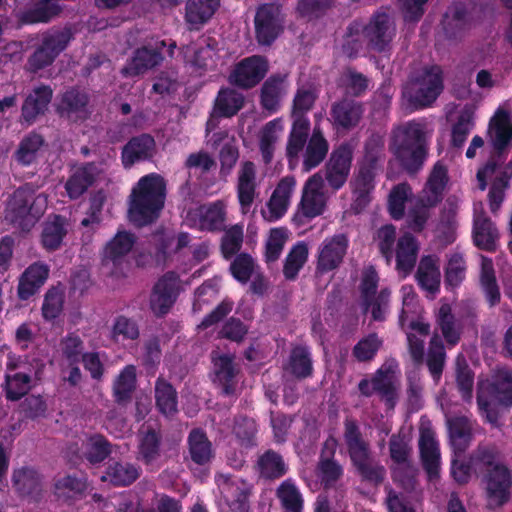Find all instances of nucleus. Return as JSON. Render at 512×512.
<instances>
[{"label":"nucleus","mask_w":512,"mask_h":512,"mask_svg":"<svg viewBox=\"0 0 512 512\" xmlns=\"http://www.w3.org/2000/svg\"><path fill=\"white\" fill-rule=\"evenodd\" d=\"M348 241L343 235L327 238L319 247L317 269L327 272L340 265L346 253Z\"/></svg>","instance_id":"20"},{"label":"nucleus","mask_w":512,"mask_h":512,"mask_svg":"<svg viewBox=\"0 0 512 512\" xmlns=\"http://www.w3.org/2000/svg\"><path fill=\"white\" fill-rule=\"evenodd\" d=\"M156 404L161 413L166 416L177 411L176 392L173 387L163 379H158L155 385Z\"/></svg>","instance_id":"57"},{"label":"nucleus","mask_w":512,"mask_h":512,"mask_svg":"<svg viewBox=\"0 0 512 512\" xmlns=\"http://www.w3.org/2000/svg\"><path fill=\"white\" fill-rule=\"evenodd\" d=\"M254 25L259 44L270 45L283 28L280 8L273 4L260 6L255 14Z\"/></svg>","instance_id":"12"},{"label":"nucleus","mask_w":512,"mask_h":512,"mask_svg":"<svg viewBox=\"0 0 512 512\" xmlns=\"http://www.w3.org/2000/svg\"><path fill=\"white\" fill-rule=\"evenodd\" d=\"M188 443L191 459L195 463L204 465L213 457L211 442L201 430H193L189 435Z\"/></svg>","instance_id":"51"},{"label":"nucleus","mask_w":512,"mask_h":512,"mask_svg":"<svg viewBox=\"0 0 512 512\" xmlns=\"http://www.w3.org/2000/svg\"><path fill=\"white\" fill-rule=\"evenodd\" d=\"M165 182L155 173L138 181L130 196L129 218L142 226L154 221L164 206Z\"/></svg>","instance_id":"2"},{"label":"nucleus","mask_w":512,"mask_h":512,"mask_svg":"<svg viewBox=\"0 0 512 512\" xmlns=\"http://www.w3.org/2000/svg\"><path fill=\"white\" fill-rule=\"evenodd\" d=\"M182 282L175 272H167L155 284L150 297V307L155 315H164L173 306Z\"/></svg>","instance_id":"11"},{"label":"nucleus","mask_w":512,"mask_h":512,"mask_svg":"<svg viewBox=\"0 0 512 512\" xmlns=\"http://www.w3.org/2000/svg\"><path fill=\"white\" fill-rule=\"evenodd\" d=\"M442 87V71L439 67L433 66L425 69L409 83L404 96L415 108L425 107L435 101Z\"/></svg>","instance_id":"7"},{"label":"nucleus","mask_w":512,"mask_h":512,"mask_svg":"<svg viewBox=\"0 0 512 512\" xmlns=\"http://www.w3.org/2000/svg\"><path fill=\"white\" fill-rule=\"evenodd\" d=\"M256 187V167L252 162L246 161L239 168L236 187L238 202L243 214L249 212L257 196Z\"/></svg>","instance_id":"22"},{"label":"nucleus","mask_w":512,"mask_h":512,"mask_svg":"<svg viewBox=\"0 0 512 512\" xmlns=\"http://www.w3.org/2000/svg\"><path fill=\"white\" fill-rule=\"evenodd\" d=\"M88 97L76 90L66 92L58 104L59 114L71 121L83 120L88 115Z\"/></svg>","instance_id":"35"},{"label":"nucleus","mask_w":512,"mask_h":512,"mask_svg":"<svg viewBox=\"0 0 512 512\" xmlns=\"http://www.w3.org/2000/svg\"><path fill=\"white\" fill-rule=\"evenodd\" d=\"M261 474L267 478H279L287 472L282 457L275 452L267 451L258 461Z\"/></svg>","instance_id":"63"},{"label":"nucleus","mask_w":512,"mask_h":512,"mask_svg":"<svg viewBox=\"0 0 512 512\" xmlns=\"http://www.w3.org/2000/svg\"><path fill=\"white\" fill-rule=\"evenodd\" d=\"M375 172L372 167L362 166L351 182L354 206L357 210L362 209L370 201V194L374 189Z\"/></svg>","instance_id":"38"},{"label":"nucleus","mask_w":512,"mask_h":512,"mask_svg":"<svg viewBox=\"0 0 512 512\" xmlns=\"http://www.w3.org/2000/svg\"><path fill=\"white\" fill-rule=\"evenodd\" d=\"M344 441L354 466L371 458L369 444L362 438L357 424L346 420Z\"/></svg>","instance_id":"32"},{"label":"nucleus","mask_w":512,"mask_h":512,"mask_svg":"<svg viewBox=\"0 0 512 512\" xmlns=\"http://www.w3.org/2000/svg\"><path fill=\"white\" fill-rule=\"evenodd\" d=\"M33 361L35 365L29 363L27 358L22 359L15 354H8L3 383L5 397L8 400L17 401L25 396L31 388V374L37 376L42 372L44 364L38 360Z\"/></svg>","instance_id":"5"},{"label":"nucleus","mask_w":512,"mask_h":512,"mask_svg":"<svg viewBox=\"0 0 512 512\" xmlns=\"http://www.w3.org/2000/svg\"><path fill=\"white\" fill-rule=\"evenodd\" d=\"M233 356L229 354H213L214 382L222 389L225 395H233L236 391L238 370L234 364Z\"/></svg>","instance_id":"24"},{"label":"nucleus","mask_w":512,"mask_h":512,"mask_svg":"<svg viewBox=\"0 0 512 512\" xmlns=\"http://www.w3.org/2000/svg\"><path fill=\"white\" fill-rule=\"evenodd\" d=\"M244 97L233 89L219 91L215 101L213 115L230 117L236 114L243 106Z\"/></svg>","instance_id":"49"},{"label":"nucleus","mask_w":512,"mask_h":512,"mask_svg":"<svg viewBox=\"0 0 512 512\" xmlns=\"http://www.w3.org/2000/svg\"><path fill=\"white\" fill-rule=\"evenodd\" d=\"M295 186L296 181L292 176L284 177L278 182L269 200L261 209V215L266 221L275 222L286 214Z\"/></svg>","instance_id":"14"},{"label":"nucleus","mask_w":512,"mask_h":512,"mask_svg":"<svg viewBox=\"0 0 512 512\" xmlns=\"http://www.w3.org/2000/svg\"><path fill=\"white\" fill-rule=\"evenodd\" d=\"M13 485L23 496L36 498L41 491V479L38 473L27 467L16 469L12 476Z\"/></svg>","instance_id":"46"},{"label":"nucleus","mask_w":512,"mask_h":512,"mask_svg":"<svg viewBox=\"0 0 512 512\" xmlns=\"http://www.w3.org/2000/svg\"><path fill=\"white\" fill-rule=\"evenodd\" d=\"M277 496L282 506L290 512H302L303 497L291 479H287L281 483L277 489Z\"/></svg>","instance_id":"56"},{"label":"nucleus","mask_w":512,"mask_h":512,"mask_svg":"<svg viewBox=\"0 0 512 512\" xmlns=\"http://www.w3.org/2000/svg\"><path fill=\"white\" fill-rule=\"evenodd\" d=\"M447 182V168L441 162H437L421 192L419 204L426 207H433L438 204L443 197Z\"/></svg>","instance_id":"27"},{"label":"nucleus","mask_w":512,"mask_h":512,"mask_svg":"<svg viewBox=\"0 0 512 512\" xmlns=\"http://www.w3.org/2000/svg\"><path fill=\"white\" fill-rule=\"evenodd\" d=\"M136 386V369L133 365L126 366L114 382V396L119 403L128 401Z\"/></svg>","instance_id":"55"},{"label":"nucleus","mask_w":512,"mask_h":512,"mask_svg":"<svg viewBox=\"0 0 512 512\" xmlns=\"http://www.w3.org/2000/svg\"><path fill=\"white\" fill-rule=\"evenodd\" d=\"M431 133L432 129L422 121L408 122L394 131L391 149L406 170L413 172L422 166Z\"/></svg>","instance_id":"1"},{"label":"nucleus","mask_w":512,"mask_h":512,"mask_svg":"<svg viewBox=\"0 0 512 512\" xmlns=\"http://www.w3.org/2000/svg\"><path fill=\"white\" fill-rule=\"evenodd\" d=\"M327 152L328 143L321 132L315 128L304 155L303 167L305 171L318 166L325 158Z\"/></svg>","instance_id":"50"},{"label":"nucleus","mask_w":512,"mask_h":512,"mask_svg":"<svg viewBox=\"0 0 512 512\" xmlns=\"http://www.w3.org/2000/svg\"><path fill=\"white\" fill-rule=\"evenodd\" d=\"M437 328L441 331L447 344L454 346L460 339V330L455 323L449 304H442L436 315Z\"/></svg>","instance_id":"52"},{"label":"nucleus","mask_w":512,"mask_h":512,"mask_svg":"<svg viewBox=\"0 0 512 512\" xmlns=\"http://www.w3.org/2000/svg\"><path fill=\"white\" fill-rule=\"evenodd\" d=\"M69 448L72 454L85 457L90 463L102 462L110 454V447L107 440L98 434L85 436Z\"/></svg>","instance_id":"31"},{"label":"nucleus","mask_w":512,"mask_h":512,"mask_svg":"<svg viewBox=\"0 0 512 512\" xmlns=\"http://www.w3.org/2000/svg\"><path fill=\"white\" fill-rule=\"evenodd\" d=\"M337 442L334 438L326 440L323 454L329 450L328 457L322 456L318 464V475L325 486L333 485L343 473L342 467L330 456L333 455Z\"/></svg>","instance_id":"43"},{"label":"nucleus","mask_w":512,"mask_h":512,"mask_svg":"<svg viewBox=\"0 0 512 512\" xmlns=\"http://www.w3.org/2000/svg\"><path fill=\"white\" fill-rule=\"evenodd\" d=\"M161 61L162 56L156 49L142 47L134 52L122 73L127 76H138L159 65Z\"/></svg>","instance_id":"36"},{"label":"nucleus","mask_w":512,"mask_h":512,"mask_svg":"<svg viewBox=\"0 0 512 512\" xmlns=\"http://www.w3.org/2000/svg\"><path fill=\"white\" fill-rule=\"evenodd\" d=\"M73 39L69 28L51 30L41 36L40 43L28 59L29 70L35 72L51 65Z\"/></svg>","instance_id":"6"},{"label":"nucleus","mask_w":512,"mask_h":512,"mask_svg":"<svg viewBox=\"0 0 512 512\" xmlns=\"http://www.w3.org/2000/svg\"><path fill=\"white\" fill-rule=\"evenodd\" d=\"M477 402L486 421L497 425L501 411L512 405V372L501 369L490 379L479 381Z\"/></svg>","instance_id":"3"},{"label":"nucleus","mask_w":512,"mask_h":512,"mask_svg":"<svg viewBox=\"0 0 512 512\" xmlns=\"http://www.w3.org/2000/svg\"><path fill=\"white\" fill-rule=\"evenodd\" d=\"M155 152V141L149 135H141L131 139L123 148L122 161L130 167L136 161L146 160Z\"/></svg>","instance_id":"37"},{"label":"nucleus","mask_w":512,"mask_h":512,"mask_svg":"<svg viewBox=\"0 0 512 512\" xmlns=\"http://www.w3.org/2000/svg\"><path fill=\"white\" fill-rule=\"evenodd\" d=\"M328 195L325 192L324 179L315 173L305 182L299 204L300 211L307 218H314L324 212Z\"/></svg>","instance_id":"13"},{"label":"nucleus","mask_w":512,"mask_h":512,"mask_svg":"<svg viewBox=\"0 0 512 512\" xmlns=\"http://www.w3.org/2000/svg\"><path fill=\"white\" fill-rule=\"evenodd\" d=\"M286 93V76H272L262 87V105L274 112L280 105L282 96Z\"/></svg>","instance_id":"47"},{"label":"nucleus","mask_w":512,"mask_h":512,"mask_svg":"<svg viewBox=\"0 0 512 512\" xmlns=\"http://www.w3.org/2000/svg\"><path fill=\"white\" fill-rule=\"evenodd\" d=\"M139 475V468L135 465L113 462L108 465L106 472L101 476V481L109 482L116 486H126L138 479Z\"/></svg>","instance_id":"42"},{"label":"nucleus","mask_w":512,"mask_h":512,"mask_svg":"<svg viewBox=\"0 0 512 512\" xmlns=\"http://www.w3.org/2000/svg\"><path fill=\"white\" fill-rule=\"evenodd\" d=\"M473 239L475 245L484 250H493L498 239V231L485 216L482 203L474 205Z\"/></svg>","instance_id":"28"},{"label":"nucleus","mask_w":512,"mask_h":512,"mask_svg":"<svg viewBox=\"0 0 512 512\" xmlns=\"http://www.w3.org/2000/svg\"><path fill=\"white\" fill-rule=\"evenodd\" d=\"M480 284L485 293L486 299L491 306L500 301V291L496 282L495 271L492 260L480 257Z\"/></svg>","instance_id":"48"},{"label":"nucleus","mask_w":512,"mask_h":512,"mask_svg":"<svg viewBox=\"0 0 512 512\" xmlns=\"http://www.w3.org/2000/svg\"><path fill=\"white\" fill-rule=\"evenodd\" d=\"M43 145L44 139L41 135L30 133L19 143L18 149L15 152L17 162L24 166L32 164Z\"/></svg>","instance_id":"53"},{"label":"nucleus","mask_w":512,"mask_h":512,"mask_svg":"<svg viewBox=\"0 0 512 512\" xmlns=\"http://www.w3.org/2000/svg\"><path fill=\"white\" fill-rule=\"evenodd\" d=\"M66 234L67 228L63 218L55 216L52 219H48L43 224L41 233L42 246L48 251H55L61 247Z\"/></svg>","instance_id":"45"},{"label":"nucleus","mask_w":512,"mask_h":512,"mask_svg":"<svg viewBox=\"0 0 512 512\" xmlns=\"http://www.w3.org/2000/svg\"><path fill=\"white\" fill-rule=\"evenodd\" d=\"M85 489V480L71 475L63 476L55 483V494L64 500L80 495Z\"/></svg>","instance_id":"64"},{"label":"nucleus","mask_w":512,"mask_h":512,"mask_svg":"<svg viewBox=\"0 0 512 512\" xmlns=\"http://www.w3.org/2000/svg\"><path fill=\"white\" fill-rule=\"evenodd\" d=\"M362 107L359 103L349 100L341 101L332 108L334 124L343 129L355 127L362 117Z\"/></svg>","instance_id":"41"},{"label":"nucleus","mask_w":512,"mask_h":512,"mask_svg":"<svg viewBox=\"0 0 512 512\" xmlns=\"http://www.w3.org/2000/svg\"><path fill=\"white\" fill-rule=\"evenodd\" d=\"M220 6V0H187L184 20L191 31L200 30L207 24Z\"/></svg>","instance_id":"23"},{"label":"nucleus","mask_w":512,"mask_h":512,"mask_svg":"<svg viewBox=\"0 0 512 512\" xmlns=\"http://www.w3.org/2000/svg\"><path fill=\"white\" fill-rule=\"evenodd\" d=\"M49 268L43 263L30 265L21 275L18 284V296L26 300L34 295L48 278Z\"/></svg>","instance_id":"34"},{"label":"nucleus","mask_w":512,"mask_h":512,"mask_svg":"<svg viewBox=\"0 0 512 512\" xmlns=\"http://www.w3.org/2000/svg\"><path fill=\"white\" fill-rule=\"evenodd\" d=\"M268 71V63L261 56L245 58L236 65L230 74V82L242 88L258 84Z\"/></svg>","instance_id":"18"},{"label":"nucleus","mask_w":512,"mask_h":512,"mask_svg":"<svg viewBox=\"0 0 512 512\" xmlns=\"http://www.w3.org/2000/svg\"><path fill=\"white\" fill-rule=\"evenodd\" d=\"M493 177H495V179L489 191V203L491 211L496 212L504 199V190L508 185V177L499 176L496 165L492 163L487 164L477 173V179L481 190L486 188L487 180H490Z\"/></svg>","instance_id":"29"},{"label":"nucleus","mask_w":512,"mask_h":512,"mask_svg":"<svg viewBox=\"0 0 512 512\" xmlns=\"http://www.w3.org/2000/svg\"><path fill=\"white\" fill-rule=\"evenodd\" d=\"M184 59L187 63L194 67L206 68L214 56L213 49L206 45L205 41L201 44H191L183 50Z\"/></svg>","instance_id":"62"},{"label":"nucleus","mask_w":512,"mask_h":512,"mask_svg":"<svg viewBox=\"0 0 512 512\" xmlns=\"http://www.w3.org/2000/svg\"><path fill=\"white\" fill-rule=\"evenodd\" d=\"M363 34L371 49L385 51L396 34L395 23L389 15L377 13L371 17Z\"/></svg>","instance_id":"15"},{"label":"nucleus","mask_w":512,"mask_h":512,"mask_svg":"<svg viewBox=\"0 0 512 512\" xmlns=\"http://www.w3.org/2000/svg\"><path fill=\"white\" fill-rule=\"evenodd\" d=\"M410 442V436L400 432L397 435H393L389 443L391 459L397 465L393 470L394 479L401 482L405 488L412 485V480L416 471L414 465L410 461L412 453Z\"/></svg>","instance_id":"9"},{"label":"nucleus","mask_w":512,"mask_h":512,"mask_svg":"<svg viewBox=\"0 0 512 512\" xmlns=\"http://www.w3.org/2000/svg\"><path fill=\"white\" fill-rule=\"evenodd\" d=\"M47 196L28 186L17 189L9 199L5 219L15 227L29 231L47 209Z\"/></svg>","instance_id":"4"},{"label":"nucleus","mask_w":512,"mask_h":512,"mask_svg":"<svg viewBox=\"0 0 512 512\" xmlns=\"http://www.w3.org/2000/svg\"><path fill=\"white\" fill-rule=\"evenodd\" d=\"M186 221L191 227L203 231L221 230L225 225L226 203L218 200L190 209Z\"/></svg>","instance_id":"10"},{"label":"nucleus","mask_w":512,"mask_h":512,"mask_svg":"<svg viewBox=\"0 0 512 512\" xmlns=\"http://www.w3.org/2000/svg\"><path fill=\"white\" fill-rule=\"evenodd\" d=\"M310 123L306 117H298L294 120L287 144V154L296 157L303 149L307 140Z\"/></svg>","instance_id":"58"},{"label":"nucleus","mask_w":512,"mask_h":512,"mask_svg":"<svg viewBox=\"0 0 512 512\" xmlns=\"http://www.w3.org/2000/svg\"><path fill=\"white\" fill-rule=\"evenodd\" d=\"M419 450L422 464L429 478H436L440 470V450L435 433L430 427L420 428Z\"/></svg>","instance_id":"21"},{"label":"nucleus","mask_w":512,"mask_h":512,"mask_svg":"<svg viewBox=\"0 0 512 512\" xmlns=\"http://www.w3.org/2000/svg\"><path fill=\"white\" fill-rule=\"evenodd\" d=\"M216 483L225 502L230 507L243 511L250 495L251 486L244 480L227 474H218Z\"/></svg>","instance_id":"19"},{"label":"nucleus","mask_w":512,"mask_h":512,"mask_svg":"<svg viewBox=\"0 0 512 512\" xmlns=\"http://www.w3.org/2000/svg\"><path fill=\"white\" fill-rule=\"evenodd\" d=\"M108 161L96 163H88L83 166L76 167L69 176L65 189L71 199L80 197L89 186L99 179L106 171Z\"/></svg>","instance_id":"16"},{"label":"nucleus","mask_w":512,"mask_h":512,"mask_svg":"<svg viewBox=\"0 0 512 512\" xmlns=\"http://www.w3.org/2000/svg\"><path fill=\"white\" fill-rule=\"evenodd\" d=\"M288 237V230L284 227L270 229L265 244V259L267 262H275L279 259Z\"/></svg>","instance_id":"59"},{"label":"nucleus","mask_w":512,"mask_h":512,"mask_svg":"<svg viewBox=\"0 0 512 512\" xmlns=\"http://www.w3.org/2000/svg\"><path fill=\"white\" fill-rule=\"evenodd\" d=\"M416 280L420 287L432 296L439 291L441 272L440 260L437 256L427 255L420 259Z\"/></svg>","instance_id":"30"},{"label":"nucleus","mask_w":512,"mask_h":512,"mask_svg":"<svg viewBox=\"0 0 512 512\" xmlns=\"http://www.w3.org/2000/svg\"><path fill=\"white\" fill-rule=\"evenodd\" d=\"M353 158V149L343 144L335 149L326 165V179L333 190L340 189L346 182L350 173Z\"/></svg>","instance_id":"17"},{"label":"nucleus","mask_w":512,"mask_h":512,"mask_svg":"<svg viewBox=\"0 0 512 512\" xmlns=\"http://www.w3.org/2000/svg\"><path fill=\"white\" fill-rule=\"evenodd\" d=\"M483 483L490 508H499L509 501L512 474L504 464H496L493 468L486 469Z\"/></svg>","instance_id":"8"},{"label":"nucleus","mask_w":512,"mask_h":512,"mask_svg":"<svg viewBox=\"0 0 512 512\" xmlns=\"http://www.w3.org/2000/svg\"><path fill=\"white\" fill-rule=\"evenodd\" d=\"M450 443L456 453H463L472 438V425L466 417L447 418Z\"/></svg>","instance_id":"39"},{"label":"nucleus","mask_w":512,"mask_h":512,"mask_svg":"<svg viewBox=\"0 0 512 512\" xmlns=\"http://www.w3.org/2000/svg\"><path fill=\"white\" fill-rule=\"evenodd\" d=\"M419 249V242L410 233L406 232L398 238L393 252L396 258V270L403 277H406L413 270Z\"/></svg>","instance_id":"26"},{"label":"nucleus","mask_w":512,"mask_h":512,"mask_svg":"<svg viewBox=\"0 0 512 512\" xmlns=\"http://www.w3.org/2000/svg\"><path fill=\"white\" fill-rule=\"evenodd\" d=\"M283 132L281 120L275 119L268 122L259 132V148L265 163H269L273 157L275 146Z\"/></svg>","instance_id":"44"},{"label":"nucleus","mask_w":512,"mask_h":512,"mask_svg":"<svg viewBox=\"0 0 512 512\" xmlns=\"http://www.w3.org/2000/svg\"><path fill=\"white\" fill-rule=\"evenodd\" d=\"M52 98V90L48 86L36 88L31 93L22 107L23 118L27 122H33L40 114H43Z\"/></svg>","instance_id":"40"},{"label":"nucleus","mask_w":512,"mask_h":512,"mask_svg":"<svg viewBox=\"0 0 512 512\" xmlns=\"http://www.w3.org/2000/svg\"><path fill=\"white\" fill-rule=\"evenodd\" d=\"M488 137L497 150L512 145V117L503 107H499L490 119Z\"/></svg>","instance_id":"25"},{"label":"nucleus","mask_w":512,"mask_h":512,"mask_svg":"<svg viewBox=\"0 0 512 512\" xmlns=\"http://www.w3.org/2000/svg\"><path fill=\"white\" fill-rule=\"evenodd\" d=\"M308 253V246L304 242H299L292 247L286 257L283 269L286 278L294 279L297 276L307 261Z\"/></svg>","instance_id":"60"},{"label":"nucleus","mask_w":512,"mask_h":512,"mask_svg":"<svg viewBox=\"0 0 512 512\" xmlns=\"http://www.w3.org/2000/svg\"><path fill=\"white\" fill-rule=\"evenodd\" d=\"M373 378V387L376 388V392L390 402L394 398L397 389L395 367L391 365L382 366Z\"/></svg>","instance_id":"54"},{"label":"nucleus","mask_w":512,"mask_h":512,"mask_svg":"<svg viewBox=\"0 0 512 512\" xmlns=\"http://www.w3.org/2000/svg\"><path fill=\"white\" fill-rule=\"evenodd\" d=\"M135 244L133 234L126 231H119L105 246L104 263L106 266H118L124 260Z\"/></svg>","instance_id":"33"},{"label":"nucleus","mask_w":512,"mask_h":512,"mask_svg":"<svg viewBox=\"0 0 512 512\" xmlns=\"http://www.w3.org/2000/svg\"><path fill=\"white\" fill-rule=\"evenodd\" d=\"M445 358L446 354L443 343L440 337L434 334L429 344L427 365L435 381H438L441 376Z\"/></svg>","instance_id":"61"}]
</instances>
